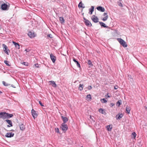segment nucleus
Listing matches in <instances>:
<instances>
[{
    "label": "nucleus",
    "mask_w": 147,
    "mask_h": 147,
    "mask_svg": "<svg viewBox=\"0 0 147 147\" xmlns=\"http://www.w3.org/2000/svg\"><path fill=\"white\" fill-rule=\"evenodd\" d=\"M73 61L76 63L77 66L78 67H80V65L79 62L75 58H73Z\"/></svg>",
    "instance_id": "17"
},
{
    "label": "nucleus",
    "mask_w": 147,
    "mask_h": 147,
    "mask_svg": "<svg viewBox=\"0 0 147 147\" xmlns=\"http://www.w3.org/2000/svg\"><path fill=\"white\" fill-rule=\"evenodd\" d=\"M13 86H14V85H11V86H12V87H14V88H15V87H14Z\"/></svg>",
    "instance_id": "50"
},
{
    "label": "nucleus",
    "mask_w": 147,
    "mask_h": 147,
    "mask_svg": "<svg viewBox=\"0 0 147 147\" xmlns=\"http://www.w3.org/2000/svg\"><path fill=\"white\" fill-rule=\"evenodd\" d=\"M14 133L12 132L7 133L5 135V136L7 138H11L13 136Z\"/></svg>",
    "instance_id": "10"
},
{
    "label": "nucleus",
    "mask_w": 147,
    "mask_h": 147,
    "mask_svg": "<svg viewBox=\"0 0 147 147\" xmlns=\"http://www.w3.org/2000/svg\"><path fill=\"white\" fill-rule=\"evenodd\" d=\"M13 43L14 44L16 48L18 49H20V46L18 43L14 41H13Z\"/></svg>",
    "instance_id": "15"
},
{
    "label": "nucleus",
    "mask_w": 147,
    "mask_h": 147,
    "mask_svg": "<svg viewBox=\"0 0 147 147\" xmlns=\"http://www.w3.org/2000/svg\"><path fill=\"white\" fill-rule=\"evenodd\" d=\"M136 134L135 132H133L131 134V138H132L135 139L136 136Z\"/></svg>",
    "instance_id": "25"
},
{
    "label": "nucleus",
    "mask_w": 147,
    "mask_h": 147,
    "mask_svg": "<svg viewBox=\"0 0 147 147\" xmlns=\"http://www.w3.org/2000/svg\"><path fill=\"white\" fill-rule=\"evenodd\" d=\"M120 44L123 47L126 48L127 47V45L126 42L123 39L120 38Z\"/></svg>",
    "instance_id": "1"
},
{
    "label": "nucleus",
    "mask_w": 147,
    "mask_h": 147,
    "mask_svg": "<svg viewBox=\"0 0 147 147\" xmlns=\"http://www.w3.org/2000/svg\"><path fill=\"white\" fill-rule=\"evenodd\" d=\"M39 103L41 106H44V105H43L42 103L40 101H39Z\"/></svg>",
    "instance_id": "41"
},
{
    "label": "nucleus",
    "mask_w": 147,
    "mask_h": 147,
    "mask_svg": "<svg viewBox=\"0 0 147 147\" xmlns=\"http://www.w3.org/2000/svg\"><path fill=\"white\" fill-rule=\"evenodd\" d=\"M88 65H90L91 66L93 65L92 64V63L90 60H88Z\"/></svg>",
    "instance_id": "31"
},
{
    "label": "nucleus",
    "mask_w": 147,
    "mask_h": 147,
    "mask_svg": "<svg viewBox=\"0 0 147 147\" xmlns=\"http://www.w3.org/2000/svg\"><path fill=\"white\" fill-rule=\"evenodd\" d=\"M99 23L100 25L102 27H103L104 28H107L108 27V26H107L105 25V24L103 22H99Z\"/></svg>",
    "instance_id": "18"
},
{
    "label": "nucleus",
    "mask_w": 147,
    "mask_h": 147,
    "mask_svg": "<svg viewBox=\"0 0 147 147\" xmlns=\"http://www.w3.org/2000/svg\"><path fill=\"white\" fill-rule=\"evenodd\" d=\"M22 64L25 66H28L29 65V64L28 63L26 62H23L22 63Z\"/></svg>",
    "instance_id": "36"
},
{
    "label": "nucleus",
    "mask_w": 147,
    "mask_h": 147,
    "mask_svg": "<svg viewBox=\"0 0 147 147\" xmlns=\"http://www.w3.org/2000/svg\"><path fill=\"white\" fill-rule=\"evenodd\" d=\"M96 9H97V10H98V11L102 12H103L105 11V8L101 6H99L98 7H96Z\"/></svg>",
    "instance_id": "12"
},
{
    "label": "nucleus",
    "mask_w": 147,
    "mask_h": 147,
    "mask_svg": "<svg viewBox=\"0 0 147 147\" xmlns=\"http://www.w3.org/2000/svg\"><path fill=\"white\" fill-rule=\"evenodd\" d=\"M130 108L129 107H126V113L128 114H129L130 113Z\"/></svg>",
    "instance_id": "26"
},
{
    "label": "nucleus",
    "mask_w": 147,
    "mask_h": 147,
    "mask_svg": "<svg viewBox=\"0 0 147 147\" xmlns=\"http://www.w3.org/2000/svg\"><path fill=\"white\" fill-rule=\"evenodd\" d=\"M11 131H14V130H13V129H12V130H11Z\"/></svg>",
    "instance_id": "54"
},
{
    "label": "nucleus",
    "mask_w": 147,
    "mask_h": 147,
    "mask_svg": "<svg viewBox=\"0 0 147 147\" xmlns=\"http://www.w3.org/2000/svg\"><path fill=\"white\" fill-rule=\"evenodd\" d=\"M86 98L88 99H91L92 98L91 95L90 94L86 96Z\"/></svg>",
    "instance_id": "33"
},
{
    "label": "nucleus",
    "mask_w": 147,
    "mask_h": 147,
    "mask_svg": "<svg viewBox=\"0 0 147 147\" xmlns=\"http://www.w3.org/2000/svg\"><path fill=\"white\" fill-rule=\"evenodd\" d=\"M35 66L37 67H38V63H36L35 64Z\"/></svg>",
    "instance_id": "44"
},
{
    "label": "nucleus",
    "mask_w": 147,
    "mask_h": 147,
    "mask_svg": "<svg viewBox=\"0 0 147 147\" xmlns=\"http://www.w3.org/2000/svg\"><path fill=\"white\" fill-rule=\"evenodd\" d=\"M107 130L108 131H111L112 128V126L111 125H107Z\"/></svg>",
    "instance_id": "23"
},
{
    "label": "nucleus",
    "mask_w": 147,
    "mask_h": 147,
    "mask_svg": "<svg viewBox=\"0 0 147 147\" xmlns=\"http://www.w3.org/2000/svg\"><path fill=\"white\" fill-rule=\"evenodd\" d=\"M3 50L4 52L7 55H9V53L8 51L10 52V51L9 49H7V46L5 44H3Z\"/></svg>",
    "instance_id": "4"
},
{
    "label": "nucleus",
    "mask_w": 147,
    "mask_h": 147,
    "mask_svg": "<svg viewBox=\"0 0 147 147\" xmlns=\"http://www.w3.org/2000/svg\"><path fill=\"white\" fill-rule=\"evenodd\" d=\"M47 36L48 37H50L51 38H53V37L52 36V35L51 34H49L47 35Z\"/></svg>",
    "instance_id": "40"
},
{
    "label": "nucleus",
    "mask_w": 147,
    "mask_h": 147,
    "mask_svg": "<svg viewBox=\"0 0 147 147\" xmlns=\"http://www.w3.org/2000/svg\"><path fill=\"white\" fill-rule=\"evenodd\" d=\"M49 82H51L52 84V86L54 87H56L57 86V85L55 84V82L53 81H50Z\"/></svg>",
    "instance_id": "22"
},
{
    "label": "nucleus",
    "mask_w": 147,
    "mask_h": 147,
    "mask_svg": "<svg viewBox=\"0 0 147 147\" xmlns=\"http://www.w3.org/2000/svg\"><path fill=\"white\" fill-rule=\"evenodd\" d=\"M2 83L3 85L5 86H7L9 85L8 83L5 82L4 81H3Z\"/></svg>",
    "instance_id": "35"
},
{
    "label": "nucleus",
    "mask_w": 147,
    "mask_h": 147,
    "mask_svg": "<svg viewBox=\"0 0 147 147\" xmlns=\"http://www.w3.org/2000/svg\"><path fill=\"white\" fill-rule=\"evenodd\" d=\"M121 100H120V105L121 104Z\"/></svg>",
    "instance_id": "51"
},
{
    "label": "nucleus",
    "mask_w": 147,
    "mask_h": 147,
    "mask_svg": "<svg viewBox=\"0 0 147 147\" xmlns=\"http://www.w3.org/2000/svg\"><path fill=\"white\" fill-rule=\"evenodd\" d=\"M1 7L2 10H6L7 9L8 5L7 4L4 3L1 5Z\"/></svg>",
    "instance_id": "8"
},
{
    "label": "nucleus",
    "mask_w": 147,
    "mask_h": 147,
    "mask_svg": "<svg viewBox=\"0 0 147 147\" xmlns=\"http://www.w3.org/2000/svg\"><path fill=\"white\" fill-rule=\"evenodd\" d=\"M92 21L94 23H97L98 22V19L97 17L95 15H93L91 18Z\"/></svg>",
    "instance_id": "9"
},
{
    "label": "nucleus",
    "mask_w": 147,
    "mask_h": 147,
    "mask_svg": "<svg viewBox=\"0 0 147 147\" xmlns=\"http://www.w3.org/2000/svg\"><path fill=\"white\" fill-rule=\"evenodd\" d=\"M108 18V16H107L106 17H105L104 18H102V19L104 21H106L107 20Z\"/></svg>",
    "instance_id": "29"
},
{
    "label": "nucleus",
    "mask_w": 147,
    "mask_h": 147,
    "mask_svg": "<svg viewBox=\"0 0 147 147\" xmlns=\"http://www.w3.org/2000/svg\"><path fill=\"white\" fill-rule=\"evenodd\" d=\"M117 40L118 41H119V38H118L117 39Z\"/></svg>",
    "instance_id": "48"
},
{
    "label": "nucleus",
    "mask_w": 147,
    "mask_h": 147,
    "mask_svg": "<svg viewBox=\"0 0 147 147\" xmlns=\"http://www.w3.org/2000/svg\"><path fill=\"white\" fill-rule=\"evenodd\" d=\"M60 21L61 24H63L64 23L65 20L62 17L60 18Z\"/></svg>",
    "instance_id": "24"
},
{
    "label": "nucleus",
    "mask_w": 147,
    "mask_h": 147,
    "mask_svg": "<svg viewBox=\"0 0 147 147\" xmlns=\"http://www.w3.org/2000/svg\"><path fill=\"white\" fill-rule=\"evenodd\" d=\"M1 1H0V3H1Z\"/></svg>",
    "instance_id": "56"
},
{
    "label": "nucleus",
    "mask_w": 147,
    "mask_h": 147,
    "mask_svg": "<svg viewBox=\"0 0 147 147\" xmlns=\"http://www.w3.org/2000/svg\"><path fill=\"white\" fill-rule=\"evenodd\" d=\"M20 128L21 130H23L25 129L24 125L23 124H22L20 126Z\"/></svg>",
    "instance_id": "28"
},
{
    "label": "nucleus",
    "mask_w": 147,
    "mask_h": 147,
    "mask_svg": "<svg viewBox=\"0 0 147 147\" xmlns=\"http://www.w3.org/2000/svg\"><path fill=\"white\" fill-rule=\"evenodd\" d=\"M115 105V104L113 103H111L110 105V106L112 107H113L114 105Z\"/></svg>",
    "instance_id": "42"
},
{
    "label": "nucleus",
    "mask_w": 147,
    "mask_h": 147,
    "mask_svg": "<svg viewBox=\"0 0 147 147\" xmlns=\"http://www.w3.org/2000/svg\"><path fill=\"white\" fill-rule=\"evenodd\" d=\"M98 111L99 112H100V113L102 114H103V110L102 109H99Z\"/></svg>",
    "instance_id": "32"
},
{
    "label": "nucleus",
    "mask_w": 147,
    "mask_h": 147,
    "mask_svg": "<svg viewBox=\"0 0 147 147\" xmlns=\"http://www.w3.org/2000/svg\"><path fill=\"white\" fill-rule=\"evenodd\" d=\"M107 16H108L107 15V13H104V14H103V16H104V17H106Z\"/></svg>",
    "instance_id": "43"
},
{
    "label": "nucleus",
    "mask_w": 147,
    "mask_h": 147,
    "mask_svg": "<svg viewBox=\"0 0 147 147\" xmlns=\"http://www.w3.org/2000/svg\"><path fill=\"white\" fill-rule=\"evenodd\" d=\"M116 106L118 107H119V100H118Z\"/></svg>",
    "instance_id": "38"
},
{
    "label": "nucleus",
    "mask_w": 147,
    "mask_h": 147,
    "mask_svg": "<svg viewBox=\"0 0 147 147\" xmlns=\"http://www.w3.org/2000/svg\"><path fill=\"white\" fill-rule=\"evenodd\" d=\"M83 5H84V4H83L82 3V1H81L78 4V7L79 8H84L85 7V6H83Z\"/></svg>",
    "instance_id": "20"
},
{
    "label": "nucleus",
    "mask_w": 147,
    "mask_h": 147,
    "mask_svg": "<svg viewBox=\"0 0 147 147\" xmlns=\"http://www.w3.org/2000/svg\"><path fill=\"white\" fill-rule=\"evenodd\" d=\"M25 51H28L27 50V49H26Z\"/></svg>",
    "instance_id": "53"
},
{
    "label": "nucleus",
    "mask_w": 147,
    "mask_h": 147,
    "mask_svg": "<svg viewBox=\"0 0 147 147\" xmlns=\"http://www.w3.org/2000/svg\"><path fill=\"white\" fill-rule=\"evenodd\" d=\"M28 35L31 38H33L36 36V34L34 32L29 31L28 33Z\"/></svg>",
    "instance_id": "5"
},
{
    "label": "nucleus",
    "mask_w": 147,
    "mask_h": 147,
    "mask_svg": "<svg viewBox=\"0 0 147 147\" xmlns=\"http://www.w3.org/2000/svg\"><path fill=\"white\" fill-rule=\"evenodd\" d=\"M120 6H121L122 7H123V5L122 4V3H120Z\"/></svg>",
    "instance_id": "47"
},
{
    "label": "nucleus",
    "mask_w": 147,
    "mask_h": 147,
    "mask_svg": "<svg viewBox=\"0 0 147 147\" xmlns=\"http://www.w3.org/2000/svg\"><path fill=\"white\" fill-rule=\"evenodd\" d=\"M31 113L32 116L34 119H35V118H36L38 115L37 112L34 110L33 109H32V110Z\"/></svg>",
    "instance_id": "7"
},
{
    "label": "nucleus",
    "mask_w": 147,
    "mask_h": 147,
    "mask_svg": "<svg viewBox=\"0 0 147 147\" xmlns=\"http://www.w3.org/2000/svg\"><path fill=\"white\" fill-rule=\"evenodd\" d=\"M84 20V22L85 23V24L87 26H91L92 24L88 20L86 19L84 17H83Z\"/></svg>",
    "instance_id": "3"
},
{
    "label": "nucleus",
    "mask_w": 147,
    "mask_h": 147,
    "mask_svg": "<svg viewBox=\"0 0 147 147\" xmlns=\"http://www.w3.org/2000/svg\"><path fill=\"white\" fill-rule=\"evenodd\" d=\"M50 56L51 59L52 61L53 62V63H55L56 59V57L54 56L52 53L50 54Z\"/></svg>",
    "instance_id": "11"
},
{
    "label": "nucleus",
    "mask_w": 147,
    "mask_h": 147,
    "mask_svg": "<svg viewBox=\"0 0 147 147\" xmlns=\"http://www.w3.org/2000/svg\"><path fill=\"white\" fill-rule=\"evenodd\" d=\"M13 116L12 114H10L8 113H6V118H9L12 117Z\"/></svg>",
    "instance_id": "19"
},
{
    "label": "nucleus",
    "mask_w": 147,
    "mask_h": 147,
    "mask_svg": "<svg viewBox=\"0 0 147 147\" xmlns=\"http://www.w3.org/2000/svg\"><path fill=\"white\" fill-rule=\"evenodd\" d=\"M83 84H80L79 85L78 89L80 91L83 90Z\"/></svg>",
    "instance_id": "21"
},
{
    "label": "nucleus",
    "mask_w": 147,
    "mask_h": 147,
    "mask_svg": "<svg viewBox=\"0 0 147 147\" xmlns=\"http://www.w3.org/2000/svg\"><path fill=\"white\" fill-rule=\"evenodd\" d=\"M61 118L62 119V120L63 122V123H64V124H65V123L67 121H68V119L67 117H64L63 116H61Z\"/></svg>",
    "instance_id": "14"
},
{
    "label": "nucleus",
    "mask_w": 147,
    "mask_h": 147,
    "mask_svg": "<svg viewBox=\"0 0 147 147\" xmlns=\"http://www.w3.org/2000/svg\"><path fill=\"white\" fill-rule=\"evenodd\" d=\"M4 63L8 66H10V65L9 64V62L8 61L5 60L4 61Z\"/></svg>",
    "instance_id": "27"
},
{
    "label": "nucleus",
    "mask_w": 147,
    "mask_h": 147,
    "mask_svg": "<svg viewBox=\"0 0 147 147\" xmlns=\"http://www.w3.org/2000/svg\"><path fill=\"white\" fill-rule=\"evenodd\" d=\"M101 101L102 103H106L107 102V100L104 98L101 99Z\"/></svg>",
    "instance_id": "30"
},
{
    "label": "nucleus",
    "mask_w": 147,
    "mask_h": 147,
    "mask_svg": "<svg viewBox=\"0 0 147 147\" xmlns=\"http://www.w3.org/2000/svg\"><path fill=\"white\" fill-rule=\"evenodd\" d=\"M5 121L9 124V125H7V127H10L13 126L11 120H6Z\"/></svg>",
    "instance_id": "13"
},
{
    "label": "nucleus",
    "mask_w": 147,
    "mask_h": 147,
    "mask_svg": "<svg viewBox=\"0 0 147 147\" xmlns=\"http://www.w3.org/2000/svg\"><path fill=\"white\" fill-rule=\"evenodd\" d=\"M0 118H2L3 119L6 118V112H1L0 113Z\"/></svg>",
    "instance_id": "6"
},
{
    "label": "nucleus",
    "mask_w": 147,
    "mask_h": 147,
    "mask_svg": "<svg viewBox=\"0 0 147 147\" xmlns=\"http://www.w3.org/2000/svg\"><path fill=\"white\" fill-rule=\"evenodd\" d=\"M2 93V92L0 91V95Z\"/></svg>",
    "instance_id": "49"
},
{
    "label": "nucleus",
    "mask_w": 147,
    "mask_h": 147,
    "mask_svg": "<svg viewBox=\"0 0 147 147\" xmlns=\"http://www.w3.org/2000/svg\"><path fill=\"white\" fill-rule=\"evenodd\" d=\"M123 114H122V113L120 114V118L122 117H123Z\"/></svg>",
    "instance_id": "45"
},
{
    "label": "nucleus",
    "mask_w": 147,
    "mask_h": 147,
    "mask_svg": "<svg viewBox=\"0 0 147 147\" xmlns=\"http://www.w3.org/2000/svg\"><path fill=\"white\" fill-rule=\"evenodd\" d=\"M118 5H119V4H118Z\"/></svg>",
    "instance_id": "55"
},
{
    "label": "nucleus",
    "mask_w": 147,
    "mask_h": 147,
    "mask_svg": "<svg viewBox=\"0 0 147 147\" xmlns=\"http://www.w3.org/2000/svg\"><path fill=\"white\" fill-rule=\"evenodd\" d=\"M55 132L58 133H59V130L58 128H55Z\"/></svg>",
    "instance_id": "34"
},
{
    "label": "nucleus",
    "mask_w": 147,
    "mask_h": 147,
    "mask_svg": "<svg viewBox=\"0 0 147 147\" xmlns=\"http://www.w3.org/2000/svg\"><path fill=\"white\" fill-rule=\"evenodd\" d=\"M118 88V86H114V88H115V89H117V88Z\"/></svg>",
    "instance_id": "46"
},
{
    "label": "nucleus",
    "mask_w": 147,
    "mask_h": 147,
    "mask_svg": "<svg viewBox=\"0 0 147 147\" xmlns=\"http://www.w3.org/2000/svg\"><path fill=\"white\" fill-rule=\"evenodd\" d=\"M88 90H90L92 89V87L91 86H89L88 87Z\"/></svg>",
    "instance_id": "39"
},
{
    "label": "nucleus",
    "mask_w": 147,
    "mask_h": 147,
    "mask_svg": "<svg viewBox=\"0 0 147 147\" xmlns=\"http://www.w3.org/2000/svg\"><path fill=\"white\" fill-rule=\"evenodd\" d=\"M61 127L62 129V130L64 132L66 131L68 128L67 125L64 123H63L62 124Z\"/></svg>",
    "instance_id": "2"
},
{
    "label": "nucleus",
    "mask_w": 147,
    "mask_h": 147,
    "mask_svg": "<svg viewBox=\"0 0 147 147\" xmlns=\"http://www.w3.org/2000/svg\"><path fill=\"white\" fill-rule=\"evenodd\" d=\"M94 6H91V8L89 9V13L90 14H92V12H93L94 11Z\"/></svg>",
    "instance_id": "16"
},
{
    "label": "nucleus",
    "mask_w": 147,
    "mask_h": 147,
    "mask_svg": "<svg viewBox=\"0 0 147 147\" xmlns=\"http://www.w3.org/2000/svg\"><path fill=\"white\" fill-rule=\"evenodd\" d=\"M116 117L117 119H119V113H118L116 115Z\"/></svg>",
    "instance_id": "37"
},
{
    "label": "nucleus",
    "mask_w": 147,
    "mask_h": 147,
    "mask_svg": "<svg viewBox=\"0 0 147 147\" xmlns=\"http://www.w3.org/2000/svg\"><path fill=\"white\" fill-rule=\"evenodd\" d=\"M145 109L147 110V107H145Z\"/></svg>",
    "instance_id": "52"
}]
</instances>
